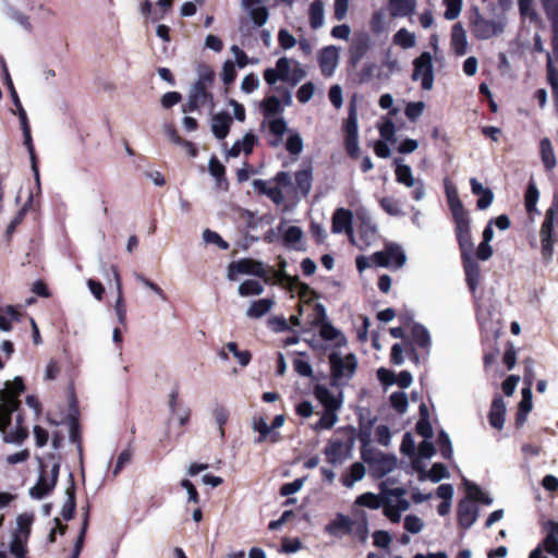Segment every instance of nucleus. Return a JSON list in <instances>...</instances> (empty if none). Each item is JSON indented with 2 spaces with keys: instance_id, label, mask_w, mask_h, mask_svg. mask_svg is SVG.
Instances as JSON below:
<instances>
[{
  "instance_id": "obj_1",
  "label": "nucleus",
  "mask_w": 558,
  "mask_h": 558,
  "mask_svg": "<svg viewBox=\"0 0 558 558\" xmlns=\"http://www.w3.org/2000/svg\"><path fill=\"white\" fill-rule=\"evenodd\" d=\"M25 386L21 377L7 381L0 391V430L3 440L11 444H21L27 437V429L22 426V416L19 413L20 395Z\"/></svg>"
},
{
  "instance_id": "obj_2",
  "label": "nucleus",
  "mask_w": 558,
  "mask_h": 558,
  "mask_svg": "<svg viewBox=\"0 0 558 558\" xmlns=\"http://www.w3.org/2000/svg\"><path fill=\"white\" fill-rule=\"evenodd\" d=\"M214 78L215 73L208 66L199 71L198 80L190 90L187 102L182 107L184 113L199 110L204 107L213 109L214 101L209 88L214 83Z\"/></svg>"
},
{
  "instance_id": "obj_3",
  "label": "nucleus",
  "mask_w": 558,
  "mask_h": 558,
  "mask_svg": "<svg viewBox=\"0 0 558 558\" xmlns=\"http://www.w3.org/2000/svg\"><path fill=\"white\" fill-rule=\"evenodd\" d=\"M383 493V513L392 523H399L402 512L410 509V501L405 498L407 490L402 487L390 488L388 482L379 484Z\"/></svg>"
},
{
  "instance_id": "obj_4",
  "label": "nucleus",
  "mask_w": 558,
  "mask_h": 558,
  "mask_svg": "<svg viewBox=\"0 0 558 558\" xmlns=\"http://www.w3.org/2000/svg\"><path fill=\"white\" fill-rule=\"evenodd\" d=\"M39 477L35 486L29 489V495L35 499H43L52 492L58 482L60 462L53 457L38 459Z\"/></svg>"
},
{
  "instance_id": "obj_5",
  "label": "nucleus",
  "mask_w": 558,
  "mask_h": 558,
  "mask_svg": "<svg viewBox=\"0 0 558 558\" xmlns=\"http://www.w3.org/2000/svg\"><path fill=\"white\" fill-rule=\"evenodd\" d=\"M555 230H558V191L554 194L553 203L545 213L539 230L542 256L546 262L551 260L554 255Z\"/></svg>"
},
{
  "instance_id": "obj_6",
  "label": "nucleus",
  "mask_w": 558,
  "mask_h": 558,
  "mask_svg": "<svg viewBox=\"0 0 558 558\" xmlns=\"http://www.w3.org/2000/svg\"><path fill=\"white\" fill-rule=\"evenodd\" d=\"M331 367V379L335 385L348 383L355 373L357 361L354 354L342 355L339 352H332L329 355Z\"/></svg>"
},
{
  "instance_id": "obj_7",
  "label": "nucleus",
  "mask_w": 558,
  "mask_h": 558,
  "mask_svg": "<svg viewBox=\"0 0 558 558\" xmlns=\"http://www.w3.org/2000/svg\"><path fill=\"white\" fill-rule=\"evenodd\" d=\"M362 458L368 464L372 475L376 478L391 473L397 466L396 456L386 454L371 448L362 450Z\"/></svg>"
},
{
  "instance_id": "obj_8",
  "label": "nucleus",
  "mask_w": 558,
  "mask_h": 558,
  "mask_svg": "<svg viewBox=\"0 0 558 558\" xmlns=\"http://www.w3.org/2000/svg\"><path fill=\"white\" fill-rule=\"evenodd\" d=\"M373 263L377 267L397 270L405 265L407 255L400 244L389 242L381 251L373 254Z\"/></svg>"
},
{
  "instance_id": "obj_9",
  "label": "nucleus",
  "mask_w": 558,
  "mask_h": 558,
  "mask_svg": "<svg viewBox=\"0 0 558 558\" xmlns=\"http://www.w3.org/2000/svg\"><path fill=\"white\" fill-rule=\"evenodd\" d=\"M413 68L411 78L414 82H420L423 90L433 89L435 75L432 53L422 52L413 60Z\"/></svg>"
},
{
  "instance_id": "obj_10",
  "label": "nucleus",
  "mask_w": 558,
  "mask_h": 558,
  "mask_svg": "<svg viewBox=\"0 0 558 558\" xmlns=\"http://www.w3.org/2000/svg\"><path fill=\"white\" fill-rule=\"evenodd\" d=\"M546 536L544 539L530 553L529 558H548L544 551L558 558V522L548 520L544 523Z\"/></svg>"
},
{
  "instance_id": "obj_11",
  "label": "nucleus",
  "mask_w": 558,
  "mask_h": 558,
  "mask_svg": "<svg viewBox=\"0 0 558 558\" xmlns=\"http://www.w3.org/2000/svg\"><path fill=\"white\" fill-rule=\"evenodd\" d=\"M396 181L407 187H412V198L416 202L425 197V184L422 179H416L413 175L412 169L408 165L397 163Z\"/></svg>"
},
{
  "instance_id": "obj_12",
  "label": "nucleus",
  "mask_w": 558,
  "mask_h": 558,
  "mask_svg": "<svg viewBox=\"0 0 558 558\" xmlns=\"http://www.w3.org/2000/svg\"><path fill=\"white\" fill-rule=\"evenodd\" d=\"M238 274L252 275L259 278L267 277V270L264 264L250 258H243L238 262H232L231 264H229L227 274L228 279L235 280V276Z\"/></svg>"
},
{
  "instance_id": "obj_13",
  "label": "nucleus",
  "mask_w": 558,
  "mask_h": 558,
  "mask_svg": "<svg viewBox=\"0 0 558 558\" xmlns=\"http://www.w3.org/2000/svg\"><path fill=\"white\" fill-rule=\"evenodd\" d=\"M505 25L501 20H488L477 14L472 21V33L481 40L489 39L504 32Z\"/></svg>"
},
{
  "instance_id": "obj_14",
  "label": "nucleus",
  "mask_w": 558,
  "mask_h": 558,
  "mask_svg": "<svg viewBox=\"0 0 558 558\" xmlns=\"http://www.w3.org/2000/svg\"><path fill=\"white\" fill-rule=\"evenodd\" d=\"M361 225L355 235L354 232L350 238L352 244L356 245L360 250L369 247L377 236V226L366 214L361 216Z\"/></svg>"
},
{
  "instance_id": "obj_15",
  "label": "nucleus",
  "mask_w": 558,
  "mask_h": 558,
  "mask_svg": "<svg viewBox=\"0 0 558 558\" xmlns=\"http://www.w3.org/2000/svg\"><path fill=\"white\" fill-rule=\"evenodd\" d=\"M542 10L550 24L551 48L558 58V0H538Z\"/></svg>"
},
{
  "instance_id": "obj_16",
  "label": "nucleus",
  "mask_w": 558,
  "mask_h": 558,
  "mask_svg": "<svg viewBox=\"0 0 558 558\" xmlns=\"http://www.w3.org/2000/svg\"><path fill=\"white\" fill-rule=\"evenodd\" d=\"M278 232L282 235L283 244L294 251H304L305 244L303 241V230L296 226L286 227L282 221L278 226Z\"/></svg>"
},
{
  "instance_id": "obj_17",
  "label": "nucleus",
  "mask_w": 558,
  "mask_h": 558,
  "mask_svg": "<svg viewBox=\"0 0 558 558\" xmlns=\"http://www.w3.org/2000/svg\"><path fill=\"white\" fill-rule=\"evenodd\" d=\"M314 396L324 407V410L339 411L342 407L343 399L342 392L331 391L324 385H316L314 388Z\"/></svg>"
},
{
  "instance_id": "obj_18",
  "label": "nucleus",
  "mask_w": 558,
  "mask_h": 558,
  "mask_svg": "<svg viewBox=\"0 0 558 558\" xmlns=\"http://www.w3.org/2000/svg\"><path fill=\"white\" fill-rule=\"evenodd\" d=\"M339 63V51L335 46H327L318 53V64L322 74L329 77L331 76Z\"/></svg>"
},
{
  "instance_id": "obj_19",
  "label": "nucleus",
  "mask_w": 558,
  "mask_h": 558,
  "mask_svg": "<svg viewBox=\"0 0 558 558\" xmlns=\"http://www.w3.org/2000/svg\"><path fill=\"white\" fill-rule=\"evenodd\" d=\"M454 222L456 234L461 250V254L474 252L469 216L456 219Z\"/></svg>"
},
{
  "instance_id": "obj_20",
  "label": "nucleus",
  "mask_w": 558,
  "mask_h": 558,
  "mask_svg": "<svg viewBox=\"0 0 558 558\" xmlns=\"http://www.w3.org/2000/svg\"><path fill=\"white\" fill-rule=\"evenodd\" d=\"M352 221L353 214L351 210L345 208H338L332 215L331 231L333 233L345 232L350 239L353 233Z\"/></svg>"
},
{
  "instance_id": "obj_21",
  "label": "nucleus",
  "mask_w": 558,
  "mask_h": 558,
  "mask_svg": "<svg viewBox=\"0 0 558 558\" xmlns=\"http://www.w3.org/2000/svg\"><path fill=\"white\" fill-rule=\"evenodd\" d=\"M354 507H365L372 510H377L383 507V493L379 490V494L374 493H364L356 497L354 501ZM355 515L361 518L363 521H366V513L363 511H359L356 508L353 509Z\"/></svg>"
},
{
  "instance_id": "obj_22",
  "label": "nucleus",
  "mask_w": 558,
  "mask_h": 558,
  "mask_svg": "<svg viewBox=\"0 0 558 558\" xmlns=\"http://www.w3.org/2000/svg\"><path fill=\"white\" fill-rule=\"evenodd\" d=\"M466 283L472 292H474L480 283V266L474 258V252L461 254Z\"/></svg>"
},
{
  "instance_id": "obj_23",
  "label": "nucleus",
  "mask_w": 558,
  "mask_h": 558,
  "mask_svg": "<svg viewBox=\"0 0 558 558\" xmlns=\"http://www.w3.org/2000/svg\"><path fill=\"white\" fill-rule=\"evenodd\" d=\"M450 47L453 53L458 57H462L468 53V36L461 23H456L451 28Z\"/></svg>"
},
{
  "instance_id": "obj_24",
  "label": "nucleus",
  "mask_w": 558,
  "mask_h": 558,
  "mask_svg": "<svg viewBox=\"0 0 558 558\" xmlns=\"http://www.w3.org/2000/svg\"><path fill=\"white\" fill-rule=\"evenodd\" d=\"M2 12L5 16L17 23L26 32L33 31V25L28 15L22 13L12 2L9 0L2 1Z\"/></svg>"
},
{
  "instance_id": "obj_25",
  "label": "nucleus",
  "mask_w": 558,
  "mask_h": 558,
  "mask_svg": "<svg viewBox=\"0 0 558 558\" xmlns=\"http://www.w3.org/2000/svg\"><path fill=\"white\" fill-rule=\"evenodd\" d=\"M388 9L391 17H407L416 10V0H388Z\"/></svg>"
},
{
  "instance_id": "obj_26",
  "label": "nucleus",
  "mask_w": 558,
  "mask_h": 558,
  "mask_svg": "<svg viewBox=\"0 0 558 558\" xmlns=\"http://www.w3.org/2000/svg\"><path fill=\"white\" fill-rule=\"evenodd\" d=\"M505 416L506 403L500 396H496L489 411V424L496 429H501L505 425Z\"/></svg>"
},
{
  "instance_id": "obj_27",
  "label": "nucleus",
  "mask_w": 558,
  "mask_h": 558,
  "mask_svg": "<svg viewBox=\"0 0 558 558\" xmlns=\"http://www.w3.org/2000/svg\"><path fill=\"white\" fill-rule=\"evenodd\" d=\"M20 123H21V128H22V131H23L24 145L27 147V150H28L29 156H31L32 168H33V171H34V174H35V179H36L37 182H39V172H38V169H37V166H36V157H35L33 141H32V136H31V128H29V124H28L26 112H22L21 113V122Z\"/></svg>"
},
{
  "instance_id": "obj_28",
  "label": "nucleus",
  "mask_w": 558,
  "mask_h": 558,
  "mask_svg": "<svg viewBox=\"0 0 558 558\" xmlns=\"http://www.w3.org/2000/svg\"><path fill=\"white\" fill-rule=\"evenodd\" d=\"M477 518V508L470 500H463L459 505L458 519L461 526L469 529Z\"/></svg>"
},
{
  "instance_id": "obj_29",
  "label": "nucleus",
  "mask_w": 558,
  "mask_h": 558,
  "mask_svg": "<svg viewBox=\"0 0 558 558\" xmlns=\"http://www.w3.org/2000/svg\"><path fill=\"white\" fill-rule=\"evenodd\" d=\"M252 426L253 429L258 433V437L255 440L257 444L264 442L267 438H269L271 442L278 441V433L272 432L270 425L267 424L264 417H255Z\"/></svg>"
},
{
  "instance_id": "obj_30",
  "label": "nucleus",
  "mask_w": 558,
  "mask_h": 558,
  "mask_svg": "<svg viewBox=\"0 0 558 558\" xmlns=\"http://www.w3.org/2000/svg\"><path fill=\"white\" fill-rule=\"evenodd\" d=\"M253 186L258 193L267 195L276 205L283 203L284 196L278 186L270 185L264 180H254Z\"/></svg>"
},
{
  "instance_id": "obj_31",
  "label": "nucleus",
  "mask_w": 558,
  "mask_h": 558,
  "mask_svg": "<svg viewBox=\"0 0 558 558\" xmlns=\"http://www.w3.org/2000/svg\"><path fill=\"white\" fill-rule=\"evenodd\" d=\"M518 9L523 21L542 24V17L535 8V0H518Z\"/></svg>"
},
{
  "instance_id": "obj_32",
  "label": "nucleus",
  "mask_w": 558,
  "mask_h": 558,
  "mask_svg": "<svg viewBox=\"0 0 558 558\" xmlns=\"http://www.w3.org/2000/svg\"><path fill=\"white\" fill-rule=\"evenodd\" d=\"M411 335L415 344L423 349L426 355H428L432 347V339L428 329L421 324H414L411 328Z\"/></svg>"
},
{
  "instance_id": "obj_33",
  "label": "nucleus",
  "mask_w": 558,
  "mask_h": 558,
  "mask_svg": "<svg viewBox=\"0 0 558 558\" xmlns=\"http://www.w3.org/2000/svg\"><path fill=\"white\" fill-rule=\"evenodd\" d=\"M231 117L227 113H217L211 119V130L217 138H225L230 129Z\"/></svg>"
},
{
  "instance_id": "obj_34",
  "label": "nucleus",
  "mask_w": 558,
  "mask_h": 558,
  "mask_svg": "<svg viewBox=\"0 0 558 558\" xmlns=\"http://www.w3.org/2000/svg\"><path fill=\"white\" fill-rule=\"evenodd\" d=\"M343 448L344 445L341 440H330L324 449L326 460L333 465L342 463L344 461Z\"/></svg>"
},
{
  "instance_id": "obj_35",
  "label": "nucleus",
  "mask_w": 558,
  "mask_h": 558,
  "mask_svg": "<svg viewBox=\"0 0 558 558\" xmlns=\"http://www.w3.org/2000/svg\"><path fill=\"white\" fill-rule=\"evenodd\" d=\"M256 136L253 133H246L242 140L236 141L230 150L229 157H238L241 153L248 155L255 145Z\"/></svg>"
},
{
  "instance_id": "obj_36",
  "label": "nucleus",
  "mask_w": 558,
  "mask_h": 558,
  "mask_svg": "<svg viewBox=\"0 0 558 558\" xmlns=\"http://www.w3.org/2000/svg\"><path fill=\"white\" fill-rule=\"evenodd\" d=\"M313 182V170L311 166H306L303 169H300L295 173V184L296 189L306 196L311 189Z\"/></svg>"
},
{
  "instance_id": "obj_37",
  "label": "nucleus",
  "mask_w": 558,
  "mask_h": 558,
  "mask_svg": "<svg viewBox=\"0 0 558 558\" xmlns=\"http://www.w3.org/2000/svg\"><path fill=\"white\" fill-rule=\"evenodd\" d=\"M33 522H34L33 513L25 512V513L20 514L16 518V529H15V532L13 535L28 541Z\"/></svg>"
},
{
  "instance_id": "obj_38",
  "label": "nucleus",
  "mask_w": 558,
  "mask_h": 558,
  "mask_svg": "<svg viewBox=\"0 0 558 558\" xmlns=\"http://www.w3.org/2000/svg\"><path fill=\"white\" fill-rule=\"evenodd\" d=\"M546 59H547V63H546L547 82L553 89L555 99L558 100V70L554 65V59L558 60V58H556V56L553 51L551 53L546 52Z\"/></svg>"
},
{
  "instance_id": "obj_39",
  "label": "nucleus",
  "mask_w": 558,
  "mask_h": 558,
  "mask_svg": "<svg viewBox=\"0 0 558 558\" xmlns=\"http://www.w3.org/2000/svg\"><path fill=\"white\" fill-rule=\"evenodd\" d=\"M272 305L274 301L271 299L254 301L246 310V316L250 318H260L271 310Z\"/></svg>"
},
{
  "instance_id": "obj_40",
  "label": "nucleus",
  "mask_w": 558,
  "mask_h": 558,
  "mask_svg": "<svg viewBox=\"0 0 558 558\" xmlns=\"http://www.w3.org/2000/svg\"><path fill=\"white\" fill-rule=\"evenodd\" d=\"M539 148L544 167L546 170H553L557 165V160L551 142L546 137L543 138L539 143Z\"/></svg>"
},
{
  "instance_id": "obj_41",
  "label": "nucleus",
  "mask_w": 558,
  "mask_h": 558,
  "mask_svg": "<svg viewBox=\"0 0 558 558\" xmlns=\"http://www.w3.org/2000/svg\"><path fill=\"white\" fill-rule=\"evenodd\" d=\"M369 27L372 33L376 36L388 32V21L384 10H377L372 14L369 20Z\"/></svg>"
},
{
  "instance_id": "obj_42",
  "label": "nucleus",
  "mask_w": 558,
  "mask_h": 558,
  "mask_svg": "<svg viewBox=\"0 0 558 558\" xmlns=\"http://www.w3.org/2000/svg\"><path fill=\"white\" fill-rule=\"evenodd\" d=\"M392 43L402 49H410L416 45V36L403 27L393 35Z\"/></svg>"
},
{
  "instance_id": "obj_43",
  "label": "nucleus",
  "mask_w": 558,
  "mask_h": 558,
  "mask_svg": "<svg viewBox=\"0 0 558 558\" xmlns=\"http://www.w3.org/2000/svg\"><path fill=\"white\" fill-rule=\"evenodd\" d=\"M364 465L360 462H355L350 466L348 473L342 477V484L348 488H352L356 482L364 477Z\"/></svg>"
},
{
  "instance_id": "obj_44",
  "label": "nucleus",
  "mask_w": 558,
  "mask_h": 558,
  "mask_svg": "<svg viewBox=\"0 0 558 558\" xmlns=\"http://www.w3.org/2000/svg\"><path fill=\"white\" fill-rule=\"evenodd\" d=\"M283 111L280 99L276 96H269L262 102V112L265 119H270Z\"/></svg>"
},
{
  "instance_id": "obj_45",
  "label": "nucleus",
  "mask_w": 558,
  "mask_h": 558,
  "mask_svg": "<svg viewBox=\"0 0 558 558\" xmlns=\"http://www.w3.org/2000/svg\"><path fill=\"white\" fill-rule=\"evenodd\" d=\"M381 209L389 216L402 217L404 211L402 209L401 202L391 196H385L379 199Z\"/></svg>"
},
{
  "instance_id": "obj_46",
  "label": "nucleus",
  "mask_w": 558,
  "mask_h": 558,
  "mask_svg": "<svg viewBox=\"0 0 558 558\" xmlns=\"http://www.w3.org/2000/svg\"><path fill=\"white\" fill-rule=\"evenodd\" d=\"M539 198V191L534 182H530L525 192V208L530 215H539L537 209V202Z\"/></svg>"
},
{
  "instance_id": "obj_47",
  "label": "nucleus",
  "mask_w": 558,
  "mask_h": 558,
  "mask_svg": "<svg viewBox=\"0 0 558 558\" xmlns=\"http://www.w3.org/2000/svg\"><path fill=\"white\" fill-rule=\"evenodd\" d=\"M310 24L311 27L317 29L324 25L325 13L324 3L319 0L312 2L310 7Z\"/></svg>"
},
{
  "instance_id": "obj_48",
  "label": "nucleus",
  "mask_w": 558,
  "mask_h": 558,
  "mask_svg": "<svg viewBox=\"0 0 558 558\" xmlns=\"http://www.w3.org/2000/svg\"><path fill=\"white\" fill-rule=\"evenodd\" d=\"M532 390L529 387H524L522 389V399L519 403V412H518V424H523L525 422L526 415L532 410Z\"/></svg>"
},
{
  "instance_id": "obj_49",
  "label": "nucleus",
  "mask_w": 558,
  "mask_h": 558,
  "mask_svg": "<svg viewBox=\"0 0 558 558\" xmlns=\"http://www.w3.org/2000/svg\"><path fill=\"white\" fill-rule=\"evenodd\" d=\"M338 412L339 411L324 410L320 418L312 426L313 429L319 432L332 428L339 420Z\"/></svg>"
},
{
  "instance_id": "obj_50",
  "label": "nucleus",
  "mask_w": 558,
  "mask_h": 558,
  "mask_svg": "<svg viewBox=\"0 0 558 558\" xmlns=\"http://www.w3.org/2000/svg\"><path fill=\"white\" fill-rule=\"evenodd\" d=\"M20 312L14 306H7L0 314V330L8 332L12 329V323L20 320Z\"/></svg>"
},
{
  "instance_id": "obj_51",
  "label": "nucleus",
  "mask_w": 558,
  "mask_h": 558,
  "mask_svg": "<svg viewBox=\"0 0 558 558\" xmlns=\"http://www.w3.org/2000/svg\"><path fill=\"white\" fill-rule=\"evenodd\" d=\"M352 522L350 518L343 514H338L333 521L327 525V531L330 534L339 532L349 533L351 531Z\"/></svg>"
},
{
  "instance_id": "obj_52",
  "label": "nucleus",
  "mask_w": 558,
  "mask_h": 558,
  "mask_svg": "<svg viewBox=\"0 0 558 558\" xmlns=\"http://www.w3.org/2000/svg\"><path fill=\"white\" fill-rule=\"evenodd\" d=\"M378 131H379L380 137L385 142L393 143L396 141V138H395L396 126H395V123H393L391 117L384 118L378 123Z\"/></svg>"
},
{
  "instance_id": "obj_53",
  "label": "nucleus",
  "mask_w": 558,
  "mask_h": 558,
  "mask_svg": "<svg viewBox=\"0 0 558 558\" xmlns=\"http://www.w3.org/2000/svg\"><path fill=\"white\" fill-rule=\"evenodd\" d=\"M465 488L468 492L469 498L483 502L485 505H490L493 502V499L483 492L477 485L470 483L469 481H464Z\"/></svg>"
},
{
  "instance_id": "obj_54",
  "label": "nucleus",
  "mask_w": 558,
  "mask_h": 558,
  "mask_svg": "<svg viewBox=\"0 0 558 558\" xmlns=\"http://www.w3.org/2000/svg\"><path fill=\"white\" fill-rule=\"evenodd\" d=\"M238 291L241 296L259 295L264 292V287L256 280H245L239 286Z\"/></svg>"
},
{
  "instance_id": "obj_55",
  "label": "nucleus",
  "mask_w": 558,
  "mask_h": 558,
  "mask_svg": "<svg viewBox=\"0 0 558 558\" xmlns=\"http://www.w3.org/2000/svg\"><path fill=\"white\" fill-rule=\"evenodd\" d=\"M213 417L215 420V423L218 425L219 427V433H220V436L223 437L225 435V430H223V426L226 425V423L228 422V418H229V411L226 407H223L222 404H216L214 408H213Z\"/></svg>"
},
{
  "instance_id": "obj_56",
  "label": "nucleus",
  "mask_w": 558,
  "mask_h": 558,
  "mask_svg": "<svg viewBox=\"0 0 558 558\" xmlns=\"http://www.w3.org/2000/svg\"><path fill=\"white\" fill-rule=\"evenodd\" d=\"M226 349L230 353H232V355L238 360L241 366L245 367L250 364L252 355L247 350H239L238 344L235 342H228L226 344Z\"/></svg>"
},
{
  "instance_id": "obj_57",
  "label": "nucleus",
  "mask_w": 558,
  "mask_h": 558,
  "mask_svg": "<svg viewBox=\"0 0 558 558\" xmlns=\"http://www.w3.org/2000/svg\"><path fill=\"white\" fill-rule=\"evenodd\" d=\"M424 109L423 101H410L405 106L404 114L411 122H415L423 114Z\"/></svg>"
},
{
  "instance_id": "obj_58",
  "label": "nucleus",
  "mask_w": 558,
  "mask_h": 558,
  "mask_svg": "<svg viewBox=\"0 0 558 558\" xmlns=\"http://www.w3.org/2000/svg\"><path fill=\"white\" fill-rule=\"evenodd\" d=\"M446 7L444 16L448 21L456 20L462 10V0H444Z\"/></svg>"
},
{
  "instance_id": "obj_59",
  "label": "nucleus",
  "mask_w": 558,
  "mask_h": 558,
  "mask_svg": "<svg viewBox=\"0 0 558 558\" xmlns=\"http://www.w3.org/2000/svg\"><path fill=\"white\" fill-rule=\"evenodd\" d=\"M250 16L255 25L263 26L268 21V10L264 5H257L250 10Z\"/></svg>"
},
{
  "instance_id": "obj_60",
  "label": "nucleus",
  "mask_w": 558,
  "mask_h": 558,
  "mask_svg": "<svg viewBox=\"0 0 558 558\" xmlns=\"http://www.w3.org/2000/svg\"><path fill=\"white\" fill-rule=\"evenodd\" d=\"M203 240L207 244H215L221 250L229 248V244L216 231L209 229L204 230Z\"/></svg>"
},
{
  "instance_id": "obj_61",
  "label": "nucleus",
  "mask_w": 558,
  "mask_h": 558,
  "mask_svg": "<svg viewBox=\"0 0 558 558\" xmlns=\"http://www.w3.org/2000/svg\"><path fill=\"white\" fill-rule=\"evenodd\" d=\"M391 407L399 413H404L408 409V397L404 392L398 391L390 396Z\"/></svg>"
},
{
  "instance_id": "obj_62",
  "label": "nucleus",
  "mask_w": 558,
  "mask_h": 558,
  "mask_svg": "<svg viewBox=\"0 0 558 558\" xmlns=\"http://www.w3.org/2000/svg\"><path fill=\"white\" fill-rule=\"evenodd\" d=\"M294 60L288 59L286 57L279 58L276 62V69L278 70L281 81L288 82L291 77V69Z\"/></svg>"
},
{
  "instance_id": "obj_63",
  "label": "nucleus",
  "mask_w": 558,
  "mask_h": 558,
  "mask_svg": "<svg viewBox=\"0 0 558 558\" xmlns=\"http://www.w3.org/2000/svg\"><path fill=\"white\" fill-rule=\"evenodd\" d=\"M403 525H404V529L409 533H412V534L420 533L424 527L423 521L417 515H414V514H408L404 518Z\"/></svg>"
},
{
  "instance_id": "obj_64",
  "label": "nucleus",
  "mask_w": 558,
  "mask_h": 558,
  "mask_svg": "<svg viewBox=\"0 0 558 558\" xmlns=\"http://www.w3.org/2000/svg\"><path fill=\"white\" fill-rule=\"evenodd\" d=\"M236 77L235 64L231 60H226L222 65L221 80L226 85L234 82Z\"/></svg>"
}]
</instances>
